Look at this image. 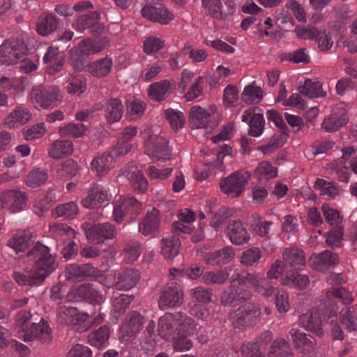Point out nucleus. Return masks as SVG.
Segmentation results:
<instances>
[{
    "label": "nucleus",
    "instance_id": "obj_1",
    "mask_svg": "<svg viewBox=\"0 0 357 357\" xmlns=\"http://www.w3.org/2000/svg\"><path fill=\"white\" fill-rule=\"evenodd\" d=\"M27 34L20 33L11 37L0 46V61L6 65H13L20 60L19 69L22 73H29L36 69V66L31 60H24L23 57L27 52Z\"/></svg>",
    "mask_w": 357,
    "mask_h": 357
},
{
    "label": "nucleus",
    "instance_id": "obj_2",
    "mask_svg": "<svg viewBox=\"0 0 357 357\" xmlns=\"http://www.w3.org/2000/svg\"><path fill=\"white\" fill-rule=\"evenodd\" d=\"M26 256L36 259L33 271L41 283L58 266L54 257L50 253V248L39 241L26 253Z\"/></svg>",
    "mask_w": 357,
    "mask_h": 357
},
{
    "label": "nucleus",
    "instance_id": "obj_3",
    "mask_svg": "<svg viewBox=\"0 0 357 357\" xmlns=\"http://www.w3.org/2000/svg\"><path fill=\"white\" fill-rule=\"evenodd\" d=\"M261 307L254 302L241 305L237 309L231 310L227 317L228 321L235 328L245 330L254 326L261 316Z\"/></svg>",
    "mask_w": 357,
    "mask_h": 357
},
{
    "label": "nucleus",
    "instance_id": "obj_4",
    "mask_svg": "<svg viewBox=\"0 0 357 357\" xmlns=\"http://www.w3.org/2000/svg\"><path fill=\"white\" fill-rule=\"evenodd\" d=\"M62 98V93L56 86H36L33 87L31 92V102L38 109H50L57 107Z\"/></svg>",
    "mask_w": 357,
    "mask_h": 357
},
{
    "label": "nucleus",
    "instance_id": "obj_5",
    "mask_svg": "<svg viewBox=\"0 0 357 357\" xmlns=\"http://www.w3.org/2000/svg\"><path fill=\"white\" fill-rule=\"evenodd\" d=\"M250 178V174L248 172L236 171L233 172L220 181V190L222 192L228 196L238 197L245 190Z\"/></svg>",
    "mask_w": 357,
    "mask_h": 357
},
{
    "label": "nucleus",
    "instance_id": "obj_6",
    "mask_svg": "<svg viewBox=\"0 0 357 357\" xmlns=\"http://www.w3.org/2000/svg\"><path fill=\"white\" fill-rule=\"evenodd\" d=\"M168 144V140L162 135H150L145 142L144 153L153 160H168L172 155Z\"/></svg>",
    "mask_w": 357,
    "mask_h": 357
},
{
    "label": "nucleus",
    "instance_id": "obj_7",
    "mask_svg": "<svg viewBox=\"0 0 357 357\" xmlns=\"http://www.w3.org/2000/svg\"><path fill=\"white\" fill-rule=\"evenodd\" d=\"M252 294L248 287L231 284L220 295V303L225 307H234L248 303Z\"/></svg>",
    "mask_w": 357,
    "mask_h": 357
},
{
    "label": "nucleus",
    "instance_id": "obj_8",
    "mask_svg": "<svg viewBox=\"0 0 357 357\" xmlns=\"http://www.w3.org/2000/svg\"><path fill=\"white\" fill-rule=\"evenodd\" d=\"M241 121L248 124L250 136L259 137L263 133L265 119L261 108L254 107L245 110L241 115Z\"/></svg>",
    "mask_w": 357,
    "mask_h": 357
},
{
    "label": "nucleus",
    "instance_id": "obj_9",
    "mask_svg": "<svg viewBox=\"0 0 357 357\" xmlns=\"http://www.w3.org/2000/svg\"><path fill=\"white\" fill-rule=\"evenodd\" d=\"M144 317L137 311L128 314L121 328V338L128 341L135 337L142 328Z\"/></svg>",
    "mask_w": 357,
    "mask_h": 357
},
{
    "label": "nucleus",
    "instance_id": "obj_10",
    "mask_svg": "<svg viewBox=\"0 0 357 357\" xmlns=\"http://www.w3.org/2000/svg\"><path fill=\"white\" fill-rule=\"evenodd\" d=\"M1 194L4 208L10 213L21 211L26 207L28 200V195L26 192L18 189H13L5 191Z\"/></svg>",
    "mask_w": 357,
    "mask_h": 357
},
{
    "label": "nucleus",
    "instance_id": "obj_11",
    "mask_svg": "<svg viewBox=\"0 0 357 357\" xmlns=\"http://www.w3.org/2000/svg\"><path fill=\"white\" fill-rule=\"evenodd\" d=\"M183 303V291L176 282L167 284L160 292L159 306L176 307Z\"/></svg>",
    "mask_w": 357,
    "mask_h": 357
},
{
    "label": "nucleus",
    "instance_id": "obj_12",
    "mask_svg": "<svg viewBox=\"0 0 357 357\" xmlns=\"http://www.w3.org/2000/svg\"><path fill=\"white\" fill-rule=\"evenodd\" d=\"M141 203L134 197H120L116 201L114 206V220L117 223L121 222L123 217L128 213H138L141 208Z\"/></svg>",
    "mask_w": 357,
    "mask_h": 357
},
{
    "label": "nucleus",
    "instance_id": "obj_13",
    "mask_svg": "<svg viewBox=\"0 0 357 357\" xmlns=\"http://www.w3.org/2000/svg\"><path fill=\"white\" fill-rule=\"evenodd\" d=\"M142 14L147 20L162 24H168L174 18L173 14L160 3L146 4L142 8Z\"/></svg>",
    "mask_w": 357,
    "mask_h": 357
},
{
    "label": "nucleus",
    "instance_id": "obj_14",
    "mask_svg": "<svg viewBox=\"0 0 357 357\" xmlns=\"http://www.w3.org/2000/svg\"><path fill=\"white\" fill-rule=\"evenodd\" d=\"M84 229L87 240L95 244L103 243L105 239L113 238L116 232L113 225H93L90 228Z\"/></svg>",
    "mask_w": 357,
    "mask_h": 357
},
{
    "label": "nucleus",
    "instance_id": "obj_15",
    "mask_svg": "<svg viewBox=\"0 0 357 357\" xmlns=\"http://www.w3.org/2000/svg\"><path fill=\"white\" fill-rule=\"evenodd\" d=\"M57 319L66 325H77L84 323L89 318L86 313H80L76 307L63 305L56 310Z\"/></svg>",
    "mask_w": 357,
    "mask_h": 357
},
{
    "label": "nucleus",
    "instance_id": "obj_16",
    "mask_svg": "<svg viewBox=\"0 0 357 357\" xmlns=\"http://www.w3.org/2000/svg\"><path fill=\"white\" fill-rule=\"evenodd\" d=\"M52 329L47 321L42 319L38 324L32 323L24 334V340L30 342L34 338L38 339L43 343H50L51 341Z\"/></svg>",
    "mask_w": 357,
    "mask_h": 357
},
{
    "label": "nucleus",
    "instance_id": "obj_17",
    "mask_svg": "<svg viewBox=\"0 0 357 357\" xmlns=\"http://www.w3.org/2000/svg\"><path fill=\"white\" fill-rule=\"evenodd\" d=\"M339 263L338 257L330 250H325L317 256H311L309 264L312 268L326 272L330 267H335Z\"/></svg>",
    "mask_w": 357,
    "mask_h": 357
},
{
    "label": "nucleus",
    "instance_id": "obj_18",
    "mask_svg": "<svg viewBox=\"0 0 357 357\" xmlns=\"http://www.w3.org/2000/svg\"><path fill=\"white\" fill-rule=\"evenodd\" d=\"M76 293L80 301L93 305H100L103 301V296L97 287L92 283L85 282L76 288Z\"/></svg>",
    "mask_w": 357,
    "mask_h": 357
},
{
    "label": "nucleus",
    "instance_id": "obj_19",
    "mask_svg": "<svg viewBox=\"0 0 357 357\" xmlns=\"http://www.w3.org/2000/svg\"><path fill=\"white\" fill-rule=\"evenodd\" d=\"M56 202V194L55 190L49 188L47 191L40 192L36 198L33 204V213L38 217H41Z\"/></svg>",
    "mask_w": 357,
    "mask_h": 357
},
{
    "label": "nucleus",
    "instance_id": "obj_20",
    "mask_svg": "<svg viewBox=\"0 0 357 357\" xmlns=\"http://www.w3.org/2000/svg\"><path fill=\"white\" fill-rule=\"evenodd\" d=\"M282 261L285 267L289 266L295 270L300 269L305 265V252L298 248H286L282 252Z\"/></svg>",
    "mask_w": 357,
    "mask_h": 357
},
{
    "label": "nucleus",
    "instance_id": "obj_21",
    "mask_svg": "<svg viewBox=\"0 0 357 357\" xmlns=\"http://www.w3.org/2000/svg\"><path fill=\"white\" fill-rule=\"evenodd\" d=\"M140 279L139 272L136 269L125 268L119 272L115 287L119 290H128L135 286Z\"/></svg>",
    "mask_w": 357,
    "mask_h": 357
},
{
    "label": "nucleus",
    "instance_id": "obj_22",
    "mask_svg": "<svg viewBox=\"0 0 357 357\" xmlns=\"http://www.w3.org/2000/svg\"><path fill=\"white\" fill-rule=\"evenodd\" d=\"M302 326L309 331L314 332L318 336L323 334L321 328V318L319 310L312 309L303 314L299 318Z\"/></svg>",
    "mask_w": 357,
    "mask_h": 357
},
{
    "label": "nucleus",
    "instance_id": "obj_23",
    "mask_svg": "<svg viewBox=\"0 0 357 357\" xmlns=\"http://www.w3.org/2000/svg\"><path fill=\"white\" fill-rule=\"evenodd\" d=\"M189 121L193 128H206L210 126L211 115L205 109L194 106L190 110Z\"/></svg>",
    "mask_w": 357,
    "mask_h": 357
},
{
    "label": "nucleus",
    "instance_id": "obj_24",
    "mask_svg": "<svg viewBox=\"0 0 357 357\" xmlns=\"http://www.w3.org/2000/svg\"><path fill=\"white\" fill-rule=\"evenodd\" d=\"M178 315L165 313L161 317L158 324V333L164 339L172 338L174 336Z\"/></svg>",
    "mask_w": 357,
    "mask_h": 357
},
{
    "label": "nucleus",
    "instance_id": "obj_25",
    "mask_svg": "<svg viewBox=\"0 0 357 357\" xmlns=\"http://www.w3.org/2000/svg\"><path fill=\"white\" fill-rule=\"evenodd\" d=\"M107 191L102 185H95L89 192L88 195L82 200L85 208H96L107 199Z\"/></svg>",
    "mask_w": 357,
    "mask_h": 357
},
{
    "label": "nucleus",
    "instance_id": "obj_26",
    "mask_svg": "<svg viewBox=\"0 0 357 357\" xmlns=\"http://www.w3.org/2000/svg\"><path fill=\"white\" fill-rule=\"evenodd\" d=\"M123 106L119 98H110L104 106L105 117L109 123L119 121L123 116Z\"/></svg>",
    "mask_w": 357,
    "mask_h": 357
},
{
    "label": "nucleus",
    "instance_id": "obj_27",
    "mask_svg": "<svg viewBox=\"0 0 357 357\" xmlns=\"http://www.w3.org/2000/svg\"><path fill=\"white\" fill-rule=\"evenodd\" d=\"M58 26V19L52 13H42L36 23V31L38 34L46 36L53 33Z\"/></svg>",
    "mask_w": 357,
    "mask_h": 357
},
{
    "label": "nucleus",
    "instance_id": "obj_28",
    "mask_svg": "<svg viewBox=\"0 0 357 357\" xmlns=\"http://www.w3.org/2000/svg\"><path fill=\"white\" fill-rule=\"evenodd\" d=\"M114 162L113 153H102L94 158L91 162V169L93 172L101 176L107 174L113 166Z\"/></svg>",
    "mask_w": 357,
    "mask_h": 357
},
{
    "label": "nucleus",
    "instance_id": "obj_29",
    "mask_svg": "<svg viewBox=\"0 0 357 357\" xmlns=\"http://www.w3.org/2000/svg\"><path fill=\"white\" fill-rule=\"evenodd\" d=\"M234 250L228 245L222 249L209 253L205 258V262L211 265H222L230 262L234 257Z\"/></svg>",
    "mask_w": 357,
    "mask_h": 357
},
{
    "label": "nucleus",
    "instance_id": "obj_30",
    "mask_svg": "<svg viewBox=\"0 0 357 357\" xmlns=\"http://www.w3.org/2000/svg\"><path fill=\"white\" fill-rule=\"evenodd\" d=\"M298 90L299 93L309 98H316L326 96L321 83L319 82H314L310 79H306L304 82L300 81Z\"/></svg>",
    "mask_w": 357,
    "mask_h": 357
},
{
    "label": "nucleus",
    "instance_id": "obj_31",
    "mask_svg": "<svg viewBox=\"0 0 357 357\" xmlns=\"http://www.w3.org/2000/svg\"><path fill=\"white\" fill-rule=\"evenodd\" d=\"M33 234L29 230H24L21 233H17L10 238L6 245L13 249L16 254L24 252L30 245Z\"/></svg>",
    "mask_w": 357,
    "mask_h": 357
},
{
    "label": "nucleus",
    "instance_id": "obj_32",
    "mask_svg": "<svg viewBox=\"0 0 357 357\" xmlns=\"http://www.w3.org/2000/svg\"><path fill=\"white\" fill-rule=\"evenodd\" d=\"M112 66L113 62L112 59L105 57L91 62L86 66V69L93 76L103 77L109 74Z\"/></svg>",
    "mask_w": 357,
    "mask_h": 357
},
{
    "label": "nucleus",
    "instance_id": "obj_33",
    "mask_svg": "<svg viewBox=\"0 0 357 357\" xmlns=\"http://www.w3.org/2000/svg\"><path fill=\"white\" fill-rule=\"evenodd\" d=\"M225 232L231 242L236 245H243L250 240V236L243 225H227Z\"/></svg>",
    "mask_w": 357,
    "mask_h": 357
},
{
    "label": "nucleus",
    "instance_id": "obj_34",
    "mask_svg": "<svg viewBox=\"0 0 357 357\" xmlns=\"http://www.w3.org/2000/svg\"><path fill=\"white\" fill-rule=\"evenodd\" d=\"M73 151V144L70 140H56L48 149L49 155L55 159L66 157Z\"/></svg>",
    "mask_w": 357,
    "mask_h": 357
},
{
    "label": "nucleus",
    "instance_id": "obj_35",
    "mask_svg": "<svg viewBox=\"0 0 357 357\" xmlns=\"http://www.w3.org/2000/svg\"><path fill=\"white\" fill-rule=\"evenodd\" d=\"M349 148V147L343 149L342 157L336 160L333 164L334 171L337 174V178L342 182L348 181L350 175V170H352L354 172L352 166L351 165L352 157L349 159H343L344 156V153Z\"/></svg>",
    "mask_w": 357,
    "mask_h": 357
},
{
    "label": "nucleus",
    "instance_id": "obj_36",
    "mask_svg": "<svg viewBox=\"0 0 357 357\" xmlns=\"http://www.w3.org/2000/svg\"><path fill=\"white\" fill-rule=\"evenodd\" d=\"M31 117L29 110L24 107H16L15 109L5 119V123L10 128L19 124L26 123Z\"/></svg>",
    "mask_w": 357,
    "mask_h": 357
},
{
    "label": "nucleus",
    "instance_id": "obj_37",
    "mask_svg": "<svg viewBox=\"0 0 357 357\" xmlns=\"http://www.w3.org/2000/svg\"><path fill=\"white\" fill-rule=\"evenodd\" d=\"M347 121V115L345 113H333L324 119L321 128L328 132H335L344 126Z\"/></svg>",
    "mask_w": 357,
    "mask_h": 357
},
{
    "label": "nucleus",
    "instance_id": "obj_38",
    "mask_svg": "<svg viewBox=\"0 0 357 357\" xmlns=\"http://www.w3.org/2000/svg\"><path fill=\"white\" fill-rule=\"evenodd\" d=\"M268 357H293V351L289 343L282 338L276 339L271 344Z\"/></svg>",
    "mask_w": 357,
    "mask_h": 357
},
{
    "label": "nucleus",
    "instance_id": "obj_39",
    "mask_svg": "<svg viewBox=\"0 0 357 357\" xmlns=\"http://www.w3.org/2000/svg\"><path fill=\"white\" fill-rule=\"evenodd\" d=\"M126 177L129 180L131 186L135 190L144 192L148 189V181L142 172L137 168H132L127 174Z\"/></svg>",
    "mask_w": 357,
    "mask_h": 357
},
{
    "label": "nucleus",
    "instance_id": "obj_40",
    "mask_svg": "<svg viewBox=\"0 0 357 357\" xmlns=\"http://www.w3.org/2000/svg\"><path fill=\"white\" fill-rule=\"evenodd\" d=\"M170 90V82L164 79L151 84L148 89V94L151 99L155 101L164 100Z\"/></svg>",
    "mask_w": 357,
    "mask_h": 357
},
{
    "label": "nucleus",
    "instance_id": "obj_41",
    "mask_svg": "<svg viewBox=\"0 0 357 357\" xmlns=\"http://www.w3.org/2000/svg\"><path fill=\"white\" fill-rule=\"evenodd\" d=\"M176 234H174L172 238H162L161 241V254L166 259H172L178 254L181 241L178 237L175 236Z\"/></svg>",
    "mask_w": 357,
    "mask_h": 357
},
{
    "label": "nucleus",
    "instance_id": "obj_42",
    "mask_svg": "<svg viewBox=\"0 0 357 357\" xmlns=\"http://www.w3.org/2000/svg\"><path fill=\"white\" fill-rule=\"evenodd\" d=\"M192 225H174L172 231L173 234H176V235H179L181 233L190 234L194 231L191 238L192 241L198 243L203 241L205 238L203 227L199 225L197 229H195V227H191Z\"/></svg>",
    "mask_w": 357,
    "mask_h": 357
},
{
    "label": "nucleus",
    "instance_id": "obj_43",
    "mask_svg": "<svg viewBox=\"0 0 357 357\" xmlns=\"http://www.w3.org/2000/svg\"><path fill=\"white\" fill-rule=\"evenodd\" d=\"M110 335V331L108 326H100L98 330L94 332L90 333L88 335V340L90 343L96 347L98 349H101L104 347L108 341Z\"/></svg>",
    "mask_w": 357,
    "mask_h": 357
},
{
    "label": "nucleus",
    "instance_id": "obj_44",
    "mask_svg": "<svg viewBox=\"0 0 357 357\" xmlns=\"http://www.w3.org/2000/svg\"><path fill=\"white\" fill-rule=\"evenodd\" d=\"M254 175L259 181H267L278 175V169L270 162L262 161L258 164Z\"/></svg>",
    "mask_w": 357,
    "mask_h": 357
},
{
    "label": "nucleus",
    "instance_id": "obj_45",
    "mask_svg": "<svg viewBox=\"0 0 357 357\" xmlns=\"http://www.w3.org/2000/svg\"><path fill=\"white\" fill-rule=\"evenodd\" d=\"M48 178L47 172L43 169H35L30 172L25 179L26 185L31 188H39L46 183Z\"/></svg>",
    "mask_w": 357,
    "mask_h": 357
},
{
    "label": "nucleus",
    "instance_id": "obj_46",
    "mask_svg": "<svg viewBox=\"0 0 357 357\" xmlns=\"http://www.w3.org/2000/svg\"><path fill=\"white\" fill-rule=\"evenodd\" d=\"M86 126L82 123H70L59 128L58 133L63 137L78 138L83 136Z\"/></svg>",
    "mask_w": 357,
    "mask_h": 357
},
{
    "label": "nucleus",
    "instance_id": "obj_47",
    "mask_svg": "<svg viewBox=\"0 0 357 357\" xmlns=\"http://www.w3.org/2000/svg\"><path fill=\"white\" fill-rule=\"evenodd\" d=\"M77 213V205L75 202H70L58 205L52 212V215L55 218H62L63 220H73Z\"/></svg>",
    "mask_w": 357,
    "mask_h": 357
},
{
    "label": "nucleus",
    "instance_id": "obj_48",
    "mask_svg": "<svg viewBox=\"0 0 357 357\" xmlns=\"http://www.w3.org/2000/svg\"><path fill=\"white\" fill-rule=\"evenodd\" d=\"M195 331L196 324L191 317H185L183 319H177L175 335H178V337H188L192 335Z\"/></svg>",
    "mask_w": 357,
    "mask_h": 357
},
{
    "label": "nucleus",
    "instance_id": "obj_49",
    "mask_svg": "<svg viewBox=\"0 0 357 357\" xmlns=\"http://www.w3.org/2000/svg\"><path fill=\"white\" fill-rule=\"evenodd\" d=\"M165 115L171 128L175 132L181 130L185 123V115L177 109H167L165 111Z\"/></svg>",
    "mask_w": 357,
    "mask_h": 357
},
{
    "label": "nucleus",
    "instance_id": "obj_50",
    "mask_svg": "<svg viewBox=\"0 0 357 357\" xmlns=\"http://www.w3.org/2000/svg\"><path fill=\"white\" fill-rule=\"evenodd\" d=\"M99 19L100 13L96 11L81 15L77 21L75 29L80 31H83L86 29H91L92 31L93 27L98 24Z\"/></svg>",
    "mask_w": 357,
    "mask_h": 357
},
{
    "label": "nucleus",
    "instance_id": "obj_51",
    "mask_svg": "<svg viewBox=\"0 0 357 357\" xmlns=\"http://www.w3.org/2000/svg\"><path fill=\"white\" fill-rule=\"evenodd\" d=\"M92 6V3L90 1H85L75 3L73 7L66 4L57 5L54 8V11L61 16L68 17L72 16L75 11L85 10Z\"/></svg>",
    "mask_w": 357,
    "mask_h": 357
},
{
    "label": "nucleus",
    "instance_id": "obj_52",
    "mask_svg": "<svg viewBox=\"0 0 357 357\" xmlns=\"http://www.w3.org/2000/svg\"><path fill=\"white\" fill-rule=\"evenodd\" d=\"M229 282L232 284H236V286L248 287L247 284H249L254 287L258 282V278L246 271H242L233 274L229 278Z\"/></svg>",
    "mask_w": 357,
    "mask_h": 357
},
{
    "label": "nucleus",
    "instance_id": "obj_53",
    "mask_svg": "<svg viewBox=\"0 0 357 357\" xmlns=\"http://www.w3.org/2000/svg\"><path fill=\"white\" fill-rule=\"evenodd\" d=\"M263 97V91L260 87L252 85L246 86L241 94V100L247 104L259 102Z\"/></svg>",
    "mask_w": 357,
    "mask_h": 357
},
{
    "label": "nucleus",
    "instance_id": "obj_54",
    "mask_svg": "<svg viewBox=\"0 0 357 357\" xmlns=\"http://www.w3.org/2000/svg\"><path fill=\"white\" fill-rule=\"evenodd\" d=\"M310 280L307 275H301L298 272H292L288 273L282 280L283 285H293L303 289L309 284Z\"/></svg>",
    "mask_w": 357,
    "mask_h": 357
},
{
    "label": "nucleus",
    "instance_id": "obj_55",
    "mask_svg": "<svg viewBox=\"0 0 357 357\" xmlns=\"http://www.w3.org/2000/svg\"><path fill=\"white\" fill-rule=\"evenodd\" d=\"M314 188L319 190L322 195H326L329 199L334 198L339 192V188L335 183L328 182L322 178H317Z\"/></svg>",
    "mask_w": 357,
    "mask_h": 357
},
{
    "label": "nucleus",
    "instance_id": "obj_56",
    "mask_svg": "<svg viewBox=\"0 0 357 357\" xmlns=\"http://www.w3.org/2000/svg\"><path fill=\"white\" fill-rule=\"evenodd\" d=\"M340 324L349 332L357 331V318L354 316L350 307H345L340 312Z\"/></svg>",
    "mask_w": 357,
    "mask_h": 357
},
{
    "label": "nucleus",
    "instance_id": "obj_57",
    "mask_svg": "<svg viewBox=\"0 0 357 357\" xmlns=\"http://www.w3.org/2000/svg\"><path fill=\"white\" fill-rule=\"evenodd\" d=\"M228 272L224 270L208 271L203 275L202 280L206 284H221L228 279Z\"/></svg>",
    "mask_w": 357,
    "mask_h": 357
},
{
    "label": "nucleus",
    "instance_id": "obj_58",
    "mask_svg": "<svg viewBox=\"0 0 357 357\" xmlns=\"http://www.w3.org/2000/svg\"><path fill=\"white\" fill-rule=\"evenodd\" d=\"M77 171L78 165L77 162L72 159H68L63 161L57 169V173L59 176L63 178L73 177L77 174Z\"/></svg>",
    "mask_w": 357,
    "mask_h": 357
},
{
    "label": "nucleus",
    "instance_id": "obj_59",
    "mask_svg": "<svg viewBox=\"0 0 357 357\" xmlns=\"http://www.w3.org/2000/svg\"><path fill=\"white\" fill-rule=\"evenodd\" d=\"M146 105L136 98H130L127 101V109L130 117L136 119L141 116L145 110Z\"/></svg>",
    "mask_w": 357,
    "mask_h": 357
},
{
    "label": "nucleus",
    "instance_id": "obj_60",
    "mask_svg": "<svg viewBox=\"0 0 357 357\" xmlns=\"http://www.w3.org/2000/svg\"><path fill=\"white\" fill-rule=\"evenodd\" d=\"M204 82V78L202 76H199L193 80L185 95L187 101L193 100L202 94Z\"/></svg>",
    "mask_w": 357,
    "mask_h": 357
},
{
    "label": "nucleus",
    "instance_id": "obj_61",
    "mask_svg": "<svg viewBox=\"0 0 357 357\" xmlns=\"http://www.w3.org/2000/svg\"><path fill=\"white\" fill-rule=\"evenodd\" d=\"M288 134L280 132V134H275L271 142L266 145L261 146L260 150L264 153L268 154L281 147L287 141Z\"/></svg>",
    "mask_w": 357,
    "mask_h": 357
},
{
    "label": "nucleus",
    "instance_id": "obj_62",
    "mask_svg": "<svg viewBox=\"0 0 357 357\" xmlns=\"http://www.w3.org/2000/svg\"><path fill=\"white\" fill-rule=\"evenodd\" d=\"M202 6L206 11L213 18H222V5L220 0H202Z\"/></svg>",
    "mask_w": 357,
    "mask_h": 357
},
{
    "label": "nucleus",
    "instance_id": "obj_63",
    "mask_svg": "<svg viewBox=\"0 0 357 357\" xmlns=\"http://www.w3.org/2000/svg\"><path fill=\"white\" fill-rule=\"evenodd\" d=\"M125 253V261L126 263H131L136 261L141 254V245L138 242H130L126 243L123 248Z\"/></svg>",
    "mask_w": 357,
    "mask_h": 357
},
{
    "label": "nucleus",
    "instance_id": "obj_64",
    "mask_svg": "<svg viewBox=\"0 0 357 357\" xmlns=\"http://www.w3.org/2000/svg\"><path fill=\"white\" fill-rule=\"evenodd\" d=\"M66 88L69 93L79 96L85 91L86 88L85 78L82 76L73 77Z\"/></svg>",
    "mask_w": 357,
    "mask_h": 357
}]
</instances>
